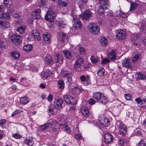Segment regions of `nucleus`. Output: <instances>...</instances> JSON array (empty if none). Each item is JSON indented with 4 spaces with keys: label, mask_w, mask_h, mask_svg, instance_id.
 Instances as JSON below:
<instances>
[{
    "label": "nucleus",
    "mask_w": 146,
    "mask_h": 146,
    "mask_svg": "<svg viewBox=\"0 0 146 146\" xmlns=\"http://www.w3.org/2000/svg\"><path fill=\"white\" fill-rule=\"evenodd\" d=\"M63 103V100L62 98L60 97H56L55 100L54 105H56V107L52 104L48 106L49 112L52 114H55L57 112L56 106L58 110H60L62 108V104Z\"/></svg>",
    "instance_id": "f257e3e1"
},
{
    "label": "nucleus",
    "mask_w": 146,
    "mask_h": 146,
    "mask_svg": "<svg viewBox=\"0 0 146 146\" xmlns=\"http://www.w3.org/2000/svg\"><path fill=\"white\" fill-rule=\"evenodd\" d=\"M100 2V7L98 12L100 14H103L105 13L104 9H107L110 7L109 3L108 0H99Z\"/></svg>",
    "instance_id": "f03ea898"
},
{
    "label": "nucleus",
    "mask_w": 146,
    "mask_h": 146,
    "mask_svg": "<svg viewBox=\"0 0 146 146\" xmlns=\"http://www.w3.org/2000/svg\"><path fill=\"white\" fill-rule=\"evenodd\" d=\"M88 28L90 32L94 35H97L99 33L100 28L97 24L91 23L89 24Z\"/></svg>",
    "instance_id": "7ed1b4c3"
},
{
    "label": "nucleus",
    "mask_w": 146,
    "mask_h": 146,
    "mask_svg": "<svg viewBox=\"0 0 146 146\" xmlns=\"http://www.w3.org/2000/svg\"><path fill=\"white\" fill-rule=\"evenodd\" d=\"M11 38L13 43L15 45H19L22 41L21 37L19 35H13L11 36Z\"/></svg>",
    "instance_id": "20e7f679"
},
{
    "label": "nucleus",
    "mask_w": 146,
    "mask_h": 146,
    "mask_svg": "<svg viewBox=\"0 0 146 146\" xmlns=\"http://www.w3.org/2000/svg\"><path fill=\"white\" fill-rule=\"evenodd\" d=\"M63 97L67 104H74L75 100L70 96L67 94H64L63 96Z\"/></svg>",
    "instance_id": "39448f33"
},
{
    "label": "nucleus",
    "mask_w": 146,
    "mask_h": 146,
    "mask_svg": "<svg viewBox=\"0 0 146 146\" xmlns=\"http://www.w3.org/2000/svg\"><path fill=\"white\" fill-rule=\"evenodd\" d=\"M45 19L48 21L52 22L54 21L55 17L53 12L52 11L48 12L45 16Z\"/></svg>",
    "instance_id": "423d86ee"
},
{
    "label": "nucleus",
    "mask_w": 146,
    "mask_h": 146,
    "mask_svg": "<svg viewBox=\"0 0 146 146\" xmlns=\"http://www.w3.org/2000/svg\"><path fill=\"white\" fill-rule=\"evenodd\" d=\"M50 127L52 128V130L54 132H57L59 130V126L58 123L54 120L51 121L50 123Z\"/></svg>",
    "instance_id": "0eeeda50"
},
{
    "label": "nucleus",
    "mask_w": 146,
    "mask_h": 146,
    "mask_svg": "<svg viewBox=\"0 0 146 146\" xmlns=\"http://www.w3.org/2000/svg\"><path fill=\"white\" fill-rule=\"evenodd\" d=\"M119 133L123 135H124L127 132V128L125 125L123 123H121L119 124L118 127Z\"/></svg>",
    "instance_id": "6e6552de"
},
{
    "label": "nucleus",
    "mask_w": 146,
    "mask_h": 146,
    "mask_svg": "<svg viewBox=\"0 0 146 146\" xmlns=\"http://www.w3.org/2000/svg\"><path fill=\"white\" fill-rule=\"evenodd\" d=\"M92 12L90 10H87L84 12L82 17L83 19L89 21L90 18L92 16Z\"/></svg>",
    "instance_id": "1a4fd4ad"
},
{
    "label": "nucleus",
    "mask_w": 146,
    "mask_h": 146,
    "mask_svg": "<svg viewBox=\"0 0 146 146\" xmlns=\"http://www.w3.org/2000/svg\"><path fill=\"white\" fill-rule=\"evenodd\" d=\"M57 39L58 40L62 42H64L67 39V35L62 32L58 33L57 36Z\"/></svg>",
    "instance_id": "9d476101"
},
{
    "label": "nucleus",
    "mask_w": 146,
    "mask_h": 146,
    "mask_svg": "<svg viewBox=\"0 0 146 146\" xmlns=\"http://www.w3.org/2000/svg\"><path fill=\"white\" fill-rule=\"evenodd\" d=\"M105 142L106 143H109L112 141L113 137L112 135L109 133H106L104 135Z\"/></svg>",
    "instance_id": "9b49d317"
},
{
    "label": "nucleus",
    "mask_w": 146,
    "mask_h": 146,
    "mask_svg": "<svg viewBox=\"0 0 146 146\" xmlns=\"http://www.w3.org/2000/svg\"><path fill=\"white\" fill-rule=\"evenodd\" d=\"M73 21H74L75 25L74 26L75 28L77 29H80L82 27V24L79 19L76 18H74Z\"/></svg>",
    "instance_id": "f8f14e48"
},
{
    "label": "nucleus",
    "mask_w": 146,
    "mask_h": 146,
    "mask_svg": "<svg viewBox=\"0 0 146 146\" xmlns=\"http://www.w3.org/2000/svg\"><path fill=\"white\" fill-rule=\"evenodd\" d=\"M99 120L101 124L107 127L110 125V121L107 118H105L104 117L102 118L100 117L99 118Z\"/></svg>",
    "instance_id": "ddd939ff"
},
{
    "label": "nucleus",
    "mask_w": 146,
    "mask_h": 146,
    "mask_svg": "<svg viewBox=\"0 0 146 146\" xmlns=\"http://www.w3.org/2000/svg\"><path fill=\"white\" fill-rule=\"evenodd\" d=\"M122 64L123 67L129 69L131 70H133V68L131 65L130 61L129 59H125L122 62Z\"/></svg>",
    "instance_id": "4468645a"
},
{
    "label": "nucleus",
    "mask_w": 146,
    "mask_h": 146,
    "mask_svg": "<svg viewBox=\"0 0 146 146\" xmlns=\"http://www.w3.org/2000/svg\"><path fill=\"white\" fill-rule=\"evenodd\" d=\"M41 10L40 9H36L34 12L32 13V17L34 19H38L40 18V12Z\"/></svg>",
    "instance_id": "2eb2a0df"
},
{
    "label": "nucleus",
    "mask_w": 146,
    "mask_h": 146,
    "mask_svg": "<svg viewBox=\"0 0 146 146\" xmlns=\"http://www.w3.org/2000/svg\"><path fill=\"white\" fill-rule=\"evenodd\" d=\"M84 62V59L82 58H78L75 63L74 68H81V66Z\"/></svg>",
    "instance_id": "dca6fc26"
},
{
    "label": "nucleus",
    "mask_w": 146,
    "mask_h": 146,
    "mask_svg": "<svg viewBox=\"0 0 146 146\" xmlns=\"http://www.w3.org/2000/svg\"><path fill=\"white\" fill-rule=\"evenodd\" d=\"M126 33L125 31L122 30L118 31V33L116 35V37L119 39H123L126 37Z\"/></svg>",
    "instance_id": "f3484780"
},
{
    "label": "nucleus",
    "mask_w": 146,
    "mask_h": 146,
    "mask_svg": "<svg viewBox=\"0 0 146 146\" xmlns=\"http://www.w3.org/2000/svg\"><path fill=\"white\" fill-rule=\"evenodd\" d=\"M52 72L51 71L47 70L46 71H44L41 73V77L42 79L44 80L50 77V76L51 75Z\"/></svg>",
    "instance_id": "a211bd4d"
},
{
    "label": "nucleus",
    "mask_w": 146,
    "mask_h": 146,
    "mask_svg": "<svg viewBox=\"0 0 146 146\" xmlns=\"http://www.w3.org/2000/svg\"><path fill=\"white\" fill-rule=\"evenodd\" d=\"M55 62L58 66L61 65L63 62L62 57L61 55H59L55 58Z\"/></svg>",
    "instance_id": "6ab92c4d"
},
{
    "label": "nucleus",
    "mask_w": 146,
    "mask_h": 146,
    "mask_svg": "<svg viewBox=\"0 0 146 146\" xmlns=\"http://www.w3.org/2000/svg\"><path fill=\"white\" fill-rule=\"evenodd\" d=\"M43 38L45 42L48 43L51 42V36L49 34L46 33V34H44Z\"/></svg>",
    "instance_id": "aec40b11"
},
{
    "label": "nucleus",
    "mask_w": 146,
    "mask_h": 146,
    "mask_svg": "<svg viewBox=\"0 0 146 146\" xmlns=\"http://www.w3.org/2000/svg\"><path fill=\"white\" fill-rule=\"evenodd\" d=\"M10 26V23L7 22L0 21V27L3 29L9 28Z\"/></svg>",
    "instance_id": "412c9836"
},
{
    "label": "nucleus",
    "mask_w": 146,
    "mask_h": 146,
    "mask_svg": "<svg viewBox=\"0 0 146 146\" xmlns=\"http://www.w3.org/2000/svg\"><path fill=\"white\" fill-rule=\"evenodd\" d=\"M81 112L82 114L86 117H88L89 115V113L88 108L82 106L81 109Z\"/></svg>",
    "instance_id": "4be33fe9"
},
{
    "label": "nucleus",
    "mask_w": 146,
    "mask_h": 146,
    "mask_svg": "<svg viewBox=\"0 0 146 146\" xmlns=\"http://www.w3.org/2000/svg\"><path fill=\"white\" fill-rule=\"evenodd\" d=\"M32 36L36 40H39L41 39L39 33L36 30H33L32 33Z\"/></svg>",
    "instance_id": "5701e85b"
},
{
    "label": "nucleus",
    "mask_w": 146,
    "mask_h": 146,
    "mask_svg": "<svg viewBox=\"0 0 146 146\" xmlns=\"http://www.w3.org/2000/svg\"><path fill=\"white\" fill-rule=\"evenodd\" d=\"M45 61L47 63L51 64L53 63L52 56L50 54H47L46 55Z\"/></svg>",
    "instance_id": "b1692460"
},
{
    "label": "nucleus",
    "mask_w": 146,
    "mask_h": 146,
    "mask_svg": "<svg viewBox=\"0 0 146 146\" xmlns=\"http://www.w3.org/2000/svg\"><path fill=\"white\" fill-rule=\"evenodd\" d=\"M29 102V99L26 96L21 98L20 99V103L23 105L27 104Z\"/></svg>",
    "instance_id": "393cba45"
},
{
    "label": "nucleus",
    "mask_w": 146,
    "mask_h": 146,
    "mask_svg": "<svg viewBox=\"0 0 146 146\" xmlns=\"http://www.w3.org/2000/svg\"><path fill=\"white\" fill-rule=\"evenodd\" d=\"M102 96V93L100 92H97L93 94V98L97 100H100Z\"/></svg>",
    "instance_id": "a878e982"
},
{
    "label": "nucleus",
    "mask_w": 146,
    "mask_h": 146,
    "mask_svg": "<svg viewBox=\"0 0 146 146\" xmlns=\"http://www.w3.org/2000/svg\"><path fill=\"white\" fill-rule=\"evenodd\" d=\"M25 141L27 145L30 146H32L34 144V142L32 137H29L27 138Z\"/></svg>",
    "instance_id": "bb28decb"
},
{
    "label": "nucleus",
    "mask_w": 146,
    "mask_h": 146,
    "mask_svg": "<svg viewBox=\"0 0 146 146\" xmlns=\"http://www.w3.org/2000/svg\"><path fill=\"white\" fill-rule=\"evenodd\" d=\"M67 0H59L58 2V4L60 7H65L68 3Z\"/></svg>",
    "instance_id": "cd10ccee"
},
{
    "label": "nucleus",
    "mask_w": 146,
    "mask_h": 146,
    "mask_svg": "<svg viewBox=\"0 0 146 146\" xmlns=\"http://www.w3.org/2000/svg\"><path fill=\"white\" fill-rule=\"evenodd\" d=\"M33 48L31 44L24 45L23 47V49L27 52H29Z\"/></svg>",
    "instance_id": "c85d7f7f"
},
{
    "label": "nucleus",
    "mask_w": 146,
    "mask_h": 146,
    "mask_svg": "<svg viewBox=\"0 0 146 146\" xmlns=\"http://www.w3.org/2000/svg\"><path fill=\"white\" fill-rule=\"evenodd\" d=\"M100 100V102L104 104H105L108 102L107 97L104 96H101Z\"/></svg>",
    "instance_id": "c756f323"
},
{
    "label": "nucleus",
    "mask_w": 146,
    "mask_h": 146,
    "mask_svg": "<svg viewBox=\"0 0 146 146\" xmlns=\"http://www.w3.org/2000/svg\"><path fill=\"white\" fill-rule=\"evenodd\" d=\"M108 56L109 58L111 59L114 60L116 58L115 53L113 50H111L110 52L108 55Z\"/></svg>",
    "instance_id": "7c9ffc66"
},
{
    "label": "nucleus",
    "mask_w": 146,
    "mask_h": 146,
    "mask_svg": "<svg viewBox=\"0 0 146 146\" xmlns=\"http://www.w3.org/2000/svg\"><path fill=\"white\" fill-rule=\"evenodd\" d=\"M105 72V70L103 68H100L98 70L97 74L98 76H104Z\"/></svg>",
    "instance_id": "2f4dec72"
},
{
    "label": "nucleus",
    "mask_w": 146,
    "mask_h": 146,
    "mask_svg": "<svg viewBox=\"0 0 146 146\" xmlns=\"http://www.w3.org/2000/svg\"><path fill=\"white\" fill-rule=\"evenodd\" d=\"M0 18L1 19H9L10 16L5 13H3L0 14Z\"/></svg>",
    "instance_id": "473e14b6"
},
{
    "label": "nucleus",
    "mask_w": 146,
    "mask_h": 146,
    "mask_svg": "<svg viewBox=\"0 0 146 146\" xmlns=\"http://www.w3.org/2000/svg\"><path fill=\"white\" fill-rule=\"evenodd\" d=\"M136 77L139 79L143 80L145 78V76L142 73H137Z\"/></svg>",
    "instance_id": "72a5a7b5"
},
{
    "label": "nucleus",
    "mask_w": 146,
    "mask_h": 146,
    "mask_svg": "<svg viewBox=\"0 0 146 146\" xmlns=\"http://www.w3.org/2000/svg\"><path fill=\"white\" fill-rule=\"evenodd\" d=\"M63 52L66 58L68 59H70L71 58L72 56L70 51L64 50L63 51Z\"/></svg>",
    "instance_id": "f704fd0d"
},
{
    "label": "nucleus",
    "mask_w": 146,
    "mask_h": 146,
    "mask_svg": "<svg viewBox=\"0 0 146 146\" xmlns=\"http://www.w3.org/2000/svg\"><path fill=\"white\" fill-rule=\"evenodd\" d=\"M11 54L12 57L15 59H17L19 58L20 55L17 51H15Z\"/></svg>",
    "instance_id": "c9c22d12"
},
{
    "label": "nucleus",
    "mask_w": 146,
    "mask_h": 146,
    "mask_svg": "<svg viewBox=\"0 0 146 146\" xmlns=\"http://www.w3.org/2000/svg\"><path fill=\"white\" fill-rule=\"evenodd\" d=\"M131 6L129 10V11H133L138 6L137 4L135 2H131Z\"/></svg>",
    "instance_id": "e433bc0d"
},
{
    "label": "nucleus",
    "mask_w": 146,
    "mask_h": 146,
    "mask_svg": "<svg viewBox=\"0 0 146 146\" xmlns=\"http://www.w3.org/2000/svg\"><path fill=\"white\" fill-rule=\"evenodd\" d=\"M50 124V123H45L40 127V131H43L47 129L49 127Z\"/></svg>",
    "instance_id": "4c0bfd02"
},
{
    "label": "nucleus",
    "mask_w": 146,
    "mask_h": 146,
    "mask_svg": "<svg viewBox=\"0 0 146 146\" xmlns=\"http://www.w3.org/2000/svg\"><path fill=\"white\" fill-rule=\"evenodd\" d=\"M58 86L60 89H63L64 88V83L63 81H59L58 82Z\"/></svg>",
    "instance_id": "58836bf2"
},
{
    "label": "nucleus",
    "mask_w": 146,
    "mask_h": 146,
    "mask_svg": "<svg viewBox=\"0 0 146 146\" xmlns=\"http://www.w3.org/2000/svg\"><path fill=\"white\" fill-rule=\"evenodd\" d=\"M25 28V26H22L18 28L17 31L20 34H22L24 33Z\"/></svg>",
    "instance_id": "ea45409f"
},
{
    "label": "nucleus",
    "mask_w": 146,
    "mask_h": 146,
    "mask_svg": "<svg viewBox=\"0 0 146 146\" xmlns=\"http://www.w3.org/2000/svg\"><path fill=\"white\" fill-rule=\"evenodd\" d=\"M60 126H63V127L64 128V129L66 131L68 132L70 131L69 130V127L67 125L66 123H64V124L62 123L60 124Z\"/></svg>",
    "instance_id": "a19ab883"
},
{
    "label": "nucleus",
    "mask_w": 146,
    "mask_h": 146,
    "mask_svg": "<svg viewBox=\"0 0 146 146\" xmlns=\"http://www.w3.org/2000/svg\"><path fill=\"white\" fill-rule=\"evenodd\" d=\"M91 60L92 63H97L99 60L98 58L94 56H92L90 58Z\"/></svg>",
    "instance_id": "79ce46f5"
},
{
    "label": "nucleus",
    "mask_w": 146,
    "mask_h": 146,
    "mask_svg": "<svg viewBox=\"0 0 146 146\" xmlns=\"http://www.w3.org/2000/svg\"><path fill=\"white\" fill-rule=\"evenodd\" d=\"M80 53L81 54H85L86 52L84 48L82 47H80L78 49Z\"/></svg>",
    "instance_id": "37998d69"
},
{
    "label": "nucleus",
    "mask_w": 146,
    "mask_h": 146,
    "mask_svg": "<svg viewBox=\"0 0 146 146\" xmlns=\"http://www.w3.org/2000/svg\"><path fill=\"white\" fill-rule=\"evenodd\" d=\"M140 55V54H136L135 56H134L132 58V61L133 62H134L136 61L139 58Z\"/></svg>",
    "instance_id": "c03bdc74"
},
{
    "label": "nucleus",
    "mask_w": 146,
    "mask_h": 146,
    "mask_svg": "<svg viewBox=\"0 0 146 146\" xmlns=\"http://www.w3.org/2000/svg\"><path fill=\"white\" fill-rule=\"evenodd\" d=\"M45 3V0H40V1L39 4L40 8H41L44 6Z\"/></svg>",
    "instance_id": "a18cd8bd"
},
{
    "label": "nucleus",
    "mask_w": 146,
    "mask_h": 146,
    "mask_svg": "<svg viewBox=\"0 0 146 146\" xmlns=\"http://www.w3.org/2000/svg\"><path fill=\"white\" fill-rule=\"evenodd\" d=\"M100 41L102 43V44H104V45H106L107 44L108 40L105 38H102L100 40Z\"/></svg>",
    "instance_id": "49530a36"
},
{
    "label": "nucleus",
    "mask_w": 146,
    "mask_h": 146,
    "mask_svg": "<svg viewBox=\"0 0 146 146\" xmlns=\"http://www.w3.org/2000/svg\"><path fill=\"white\" fill-rule=\"evenodd\" d=\"M124 96L125 99L127 100H132V97H131V96L130 94H125Z\"/></svg>",
    "instance_id": "de8ad7c7"
},
{
    "label": "nucleus",
    "mask_w": 146,
    "mask_h": 146,
    "mask_svg": "<svg viewBox=\"0 0 146 146\" xmlns=\"http://www.w3.org/2000/svg\"><path fill=\"white\" fill-rule=\"evenodd\" d=\"M137 146H146V143L143 140H141Z\"/></svg>",
    "instance_id": "09e8293b"
},
{
    "label": "nucleus",
    "mask_w": 146,
    "mask_h": 146,
    "mask_svg": "<svg viewBox=\"0 0 146 146\" xmlns=\"http://www.w3.org/2000/svg\"><path fill=\"white\" fill-rule=\"evenodd\" d=\"M111 23L113 26L115 25L117 23V21L116 19H113L111 21Z\"/></svg>",
    "instance_id": "8fccbe9b"
},
{
    "label": "nucleus",
    "mask_w": 146,
    "mask_h": 146,
    "mask_svg": "<svg viewBox=\"0 0 146 146\" xmlns=\"http://www.w3.org/2000/svg\"><path fill=\"white\" fill-rule=\"evenodd\" d=\"M88 68L89 67L88 66H87L86 65L82 66L81 67V68H80V71H82L84 70H87Z\"/></svg>",
    "instance_id": "3c124183"
},
{
    "label": "nucleus",
    "mask_w": 146,
    "mask_h": 146,
    "mask_svg": "<svg viewBox=\"0 0 146 146\" xmlns=\"http://www.w3.org/2000/svg\"><path fill=\"white\" fill-rule=\"evenodd\" d=\"M88 102L89 104L91 105L94 104L96 103L95 101L92 98L90 99Z\"/></svg>",
    "instance_id": "603ef678"
},
{
    "label": "nucleus",
    "mask_w": 146,
    "mask_h": 146,
    "mask_svg": "<svg viewBox=\"0 0 146 146\" xmlns=\"http://www.w3.org/2000/svg\"><path fill=\"white\" fill-rule=\"evenodd\" d=\"M75 137L78 140H80L82 139L81 135L79 133H78L75 135Z\"/></svg>",
    "instance_id": "864d4df0"
},
{
    "label": "nucleus",
    "mask_w": 146,
    "mask_h": 146,
    "mask_svg": "<svg viewBox=\"0 0 146 146\" xmlns=\"http://www.w3.org/2000/svg\"><path fill=\"white\" fill-rule=\"evenodd\" d=\"M12 135L13 137L16 139H20L22 137V136L19 135L17 133L13 134Z\"/></svg>",
    "instance_id": "5fc2aeb1"
},
{
    "label": "nucleus",
    "mask_w": 146,
    "mask_h": 146,
    "mask_svg": "<svg viewBox=\"0 0 146 146\" xmlns=\"http://www.w3.org/2000/svg\"><path fill=\"white\" fill-rule=\"evenodd\" d=\"M141 29L143 32H144V31H146V24L145 23L142 24L141 27Z\"/></svg>",
    "instance_id": "6e6d98bb"
},
{
    "label": "nucleus",
    "mask_w": 146,
    "mask_h": 146,
    "mask_svg": "<svg viewBox=\"0 0 146 146\" xmlns=\"http://www.w3.org/2000/svg\"><path fill=\"white\" fill-rule=\"evenodd\" d=\"M110 62V60L107 58H104L102 60V64H106Z\"/></svg>",
    "instance_id": "4d7b16f0"
},
{
    "label": "nucleus",
    "mask_w": 146,
    "mask_h": 146,
    "mask_svg": "<svg viewBox=\"0 0 146 146\" xmlns=\"http://www.w3.org/2000/svg\"><path fill=\"white\" fill-rule=\"evenodd\" d=\"M67 82L69 84H71L72 82V78L71 77H69L67 78Z\"/></svg>",
    "instance_id": "13d9d810"
},
{
    "label": "nucleus",
    "mask_w": 146,
    "mask_h": 146,
    "mask_svg": "<svg viewBox=\"0 0 146 146\" xmlns=\"http://www.w3.org/2000/svg\"><path fill=\"white\" fill-rule=\"evenodd\" d=\"M90 76L89 75H87L86 76V83L87 84H90Z\"/></svg>",
    "instance_id": "bf43d9fd"
},
{
    "label": "nucleus",
    "mask_w": 146,
    "mask_h": 146,
    "mask_svg": "<svg viewBox=\"0 0 146 146\" xmlns=\"http://www.w3.org/2000/svg\"><path fill=\"white\" fill-rule=\"evenodd\" d=\"M80 79L82 82H84L86 80V77L84 75L81 76L80 77Z\"/></svg>",
    "instance_id": "052dcab7"
},
{
    "label": "nucleus",
    "mask_w": 146,
    "mask_h": 146,
    "mask_svg": "<svg viewBox=\"0 0 146 146\" xmlns=\"http://www.w3.org/2000/svg\"><path fill=\"white\" fill-rule=\"evenodd\" d=\"M8 8V9H7V12L10 15L11 14H12V13L13 12V9L10 8V7Z\"/></svg>",
    "instance_id": "680f3d73"
},
{
    "label": "nucleus",
    "mask_w": 146,
    "mask_h": 146,
    "mask_svg": "<svg viewBox=\"0 0 146 146\" xmlns=\"http://www.w3.org/2000/svg\"><path fill=\"white\" fill-rule=\"evenodd\" d=\"M20 112L19 111L17 110H15L13 113L12 114L11 116L12 117H14L15 115L17 114V113Z\"/></svg>",
    "instance_id": "e2e57ef3"
},
{
    "label": "nucleus",
    "mask_w": 146,
    "mask_h": 146,
    "mask_svg": "<svg viewBox=\"0 0 146 146\" xmlns=\"http://www.w3.org/2000/svg\"><path fill=\"white\" fill-rule=\"evenodd\" d=\"M122 12L121 10H118L117 11L116 13L117 15V16H120L122 14Z\"/></svg>",
    "instance_id": "0e129e2a"
},
{
    "label": "nucleus",
    "mask_w": 146,
    "mask_h": 146,
    "mask_svg": "<svg viewBox=\"0 0 146 146\" xmlns=\"http://www.w3.org/2000/svg\"><path fill=\"white\" fill-rule=\"evenodd\" d=\"M4 5L7 7V8L10 7L11 5L10 4H9L6 1H4Z\"/></svg>",
    "instance_id": "69168bd1"
},
{
    "label": "nucleus",
    "mask_w": 146,
    "mask_h": 146,
    "mask_svg": "<svg viewBox=\"0 0 146 146\" xmlns=\"http://www.w3.org/2000/svg\"><path fill=\"white\" fill-rule=\"evenodd\" d=\"M47 99L48 101L51 102L52 99V96L51 95H49L47 97Z\"/></svg>",
    "instance_id": "338daca9"
},
{
    "label": "nucleus",
    "mask_w": 146,
    "mask_h": 146,
    "mask_svg": "<svg viewBox=\"0 0 146 146\" xmlns=\"http://www.w3.org/2000/svg\"><path fill=\"white\" fill-rule=\"evenodd\" d=\"M13 17L15 18H19L20 17L19 14L18 13H15L13 15Z\"/></svg>",
    "instance_id": "774afa93"
}]
</instances>
